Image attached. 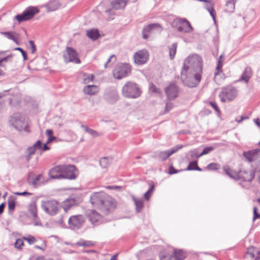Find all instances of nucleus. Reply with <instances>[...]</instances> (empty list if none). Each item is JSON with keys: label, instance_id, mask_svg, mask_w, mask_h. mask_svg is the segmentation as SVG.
Instances as JSON below:
<instances>
[{"label": "nucleus", "instance_id": "1", "mask_svg": "<svg viewBox=\"0 0 260 260\" xmlns=\"http://www.w3.org/2000/svg\"><path fill=\"white\" fill-rule=\"evenodd\" d=\"M203 61L198 54L189 55L184 60L181 79L183 84L189 87L197 86L201 81Z\"/></svg>", "mask_w": 260, "mask_h": 260}, {"label": "nucleus", "instance_id": "2", "mask_svg": "<svg viewBox=\"0 0 260 260\" xmlns=\"http://www.w3.org/2000/svg\"><path fill=\"white\" fill-rule=\"evenodd\" d=\"M92 205L103 212H111L116 208V202L110 196H90Z\"/></svg>", "mask_w": 260, "mask_h": 260}, {"label": "nucleus", "instance_id": "3", "mask_svg": "<svg viewBox=\"0 0 260 260\" xmlns=\"http://www.w3.org/2000/svg\"><path fill=\"white\" fill-rule=\"evenodd\" d=\"M8 123L10 126L13 127L18 131L24 130L26 132H29L28 123L26 118L20 113H14L10 116Z\"/></svg>", "mask_w": 260, "mask_h": 260}, {"label": "nucleus", "instance_id": "4", "mask_svg": "<svg viewBox=\"0 0 260 260\" xmlns=\"http://www.w3.org/2000/svg\"><path fill=\"white\" fill-rule=\"evenodd\" d=\"M121 93L125 98L136 99L140 96L141 91L136 83L128 81L123 86Z\"/></svg>", "mask_w": 260, "mask_h": 260}, {"label": "nucleus", "instance_id": "5", "mask_svg": "<svg viewBox=\"0 0 260 260\" xmlns=\"http://www.w3.org/2000/svg\"><path fill=\"white\" fill-rule=\"evenodd\" d=\"M255 176V170L253 169H242L238 172L233 173L229 170V177L235 180H240L242 182H250Z\"/></svg>", "mask_w": 260, "mask_h": 260}, {"label": "nucleus", "instance_id": "6", "mask_svg": "<svg viewBox=\"0 0 260 260\" xmlns=\"http://www.w3.org/2000/svg\"><path fill=\"white\" fill-rule=\"evenodd\" d=\"M41 207L46 213L51 216L57 214L61 209L58 203L54 200H43Z\"/></svg>", "mask_w": 260, "mask_h": 260}, {"label": "nucleus", "instance_id": "7", "mask_svg": "<svg viewBox=\"0 0 260 260\" xmlns=\"http://www.w3.org/2000/svg\"><path fill=\"white\" fill-rule=\"evenodd\" d=\"M171 25L180 32L189 33L193 30L189 22L185 19L176 18L172 22Z\"/></svg>", "mask_w": 260, "mask_h": 260}, {"label": "nucleus", "instance_id": "8", "mask_svg": "<svg viewBox=\"0 0 260 260\" xmlns=\"http://www.w3.org/2000/svg\"><path fill=\"white\" fill-rule=\"evenodd\" d=\"M131 72V67L127 63H120L117 64L113 71L114 77L121 79L127 76Z\"/></svg>", "mask_w": 260, "mask_h": 260}, {"label": "nucleus", "instance_id": "9", "mask_svg": "<svg viewBox=\"0 0 260 260\" xmlns=\"http://www.w3.org/2000/svg\"><path fill=\"white\" fill-rule=\"evenodd\" d=\"M85 220L84 216L81 214L71 216L68 219L69 228L73 230H79L83 225Z\"/></svg>", "mask_w": 260, "mask_h": 260}, {"label": "nucleus", "instance_id": "10", "mask_svg": "<svg viewBox=\"0 0 260 260\" xmlns=\"http://www.w3.org/2000/svg\"><path fill=\"white\" fill-rule=\"evenodd\" d=\"M39 11V9L36 7H29L21 14L17 15L15 18L19 22L28 20L31 19Z\"/></svg>", "mask_w": 260, "mask_h": 260}, {"label": "nucleus", "instance_id": "11", "mask_svg": "<svg viewBox=\"0 0 260 260\" xmlns=\"http://www.w3.org/2000/svg\"><path fill=\"white\" fill-rule=\"evenodd\" d=\"M63 178L74 180L76 178L78 172L75 166L73 165H62Z\"/></svg>", "mask_w": 260, "mask_h": 260}, {"label": "nucleus", "instance_id": "12", "mask_svg": "<svg viewBox=\"0 0 260 260\" xmlns=\"http://www.w3.org/2000/svg\"><path fill=\"white\" fill-rule=\"evenodd\" d=\"M243 155L249 162H254L256 165L260 162V150L258 149L244 151Z\"/></svg>", "mask_w": 260, "mask_h": 260}, {"label": "nucleus", "instance_id": "13", "mask_svg": "<svg viewBox=\"0 0 260 260\" xmlns=\"http://www.w3.org/2000/svg\"><path fill=\"white\" fill-rule=\"evenodd\" d=\"M63 58L66 62H73L75 63H79L80 60L78 57L76 51L71 47H67L63 53Z\"/></svg>", "mask_w": 260, "mask_h": 260}, {"label": "nucleus", "instance_id": "14", "mask_svg": "<svg viewBox=\"0 0 260 260\" xmlns=\"http://www.w3.org/2000/svg\"><path fill=\"white\" fill-rule=\"evenodd\" d=\"M149 58V53L146 49L140 50L134 55V61L136 64L142 65L147 62Z\"/></svg>", "mask_w": 260, "mask_h": 260}, {"label": "nucleus", "instance_id": "15", "mask_svg": "<svg viewBox=\"0 0 260 260\" xmlns=\"http://www.w3.org/2000/svg\"><path fill=\"white\" fill-rule=\"evenodd\" d=\"M86 214L91 223L94 225H98L103 221L102 215L96 211L90 209L86 212Z\"/></svg>", "mask_w": 260, "mask_h": 260}, {"label": "nucleus", "instance_id": "16", "mask_svg": "<svg viewBox=\"0 0 260 260\" xmlns=\"http://www.w3.org/2000/svg\"><path fill=\"white\" fill-rule=\"evenodd\" d=\"M82 201L81 196H70L63 202L62 208L67 212L71 207L79 205Z\"/></svg>", "mask_w": 260, "mask_h": 260}, {"label": "nucleus", "instance_id": "17", "mask_svg": "<svg viewBox=\"0 0 260 260\" xmlns=\"http://www.w3.org/2000/svg\"><path fill=\"white\" fill-rule=\"evenodd\" d=\"M165 92L169 100H172L178 96V88L175 83H171L165 88Z\"/></svg>", "mask_w": 260, "mask_h": 260}, {"label": "nucleus", "instance_id": "18", "mask_svg": "<svg viewBox=\"0 0 260 260\" xmlns=\"http://www.w3.org/2000/svg\"><path fill=\"white\" fill-rule=\"evenodd\" d=\"M183 147V146L182 145H178L170 150L160 151L158 154L159 158L161 160H165L171 155L176 153L179 149H181Z\"/></svg>", "mask_w": 260, "mask_h": 260}, {"label": "nucleus", "instance_id": "19", "mask_svg": "<svg viewBox=\"0 0 260 260\" xmlns=\"http://www.w3.org/2000/svg\"><path fill=\"white\" fill-rule=\"evenodd\" d=\"M155 30H157L159 32L162 30V27L158 23H152L144 27L143 30V38L145 39H147L148 38V33Z\"/></svg>", "mask_w": 260, "mask_h": 260}, {"label": "nucleus", "instance_id": "20", "mask_svg": "<svg viewBox=\"0 0 260 260\" xmlns=\"http://www.w3.org/2000/svg\"><path fill=\"white\" fill-rule=\"evenodd\" d=\"M62 170V165L55 166L50 170L49 175L52 179H63Z\"/></svg>", "mask_w": 260, "mask_h": 260}, {"label": "nucleus", "instance_id": "21", "mask_svg": "<svg viewBox=\"0 0 260 260\" xmlns=\"http://www.w3.org/2000/svg\"><path fill=\"white\" fill-rule=\"evenodd\" d=\"M104 98L108 103L114 104L118 100L119 96L116 90H112L105 93Z\"/></svg>", "mask_w": 260, "mask_h": 260}, {"label": "nucleus", "instance_id": "22", "mask_svg": "<svg viewBox=\"0 0 260 260\" xmlns=\"http://www.w3.org/2000/svg\"><path fill=\"white\" fill-rule=\"evenodd\" d=\"M247 258L259 260L260 259V251L253 247H251L247 249L245 255Z\"/></svg>", "mask_w": 260, "mask_h": 260}, {"label": "nucleus", "instance_id": "23", "mask_svg": "<svg viewBox=\"0 0 260 260\" xmlns=\"http://www.w3.org/2000/svg\"><path fill=\"white\" fill-rule=\"evenodd\" d=\"M44 181V178L42 174H39L35 177H32L29 175L28 178L29 183L31 184L34 186H37L43 184Z\"/></svg>", "mask_w": 260, "mask_h": 260}, {"label": "nucleus", "instance_id": "24", "mask_svg": "<svg viewBox=\"0 0 260 260\" xmlns=\"http://www.w3.org/2000/svg\"><path fill=\"white\" fill-rule=\"evenodd\" d=\"M99 91V87L94 85H86L83 89L84 93L89 95H94L98 93Z\"/></svg>", "mask_w": 260, "mask_h": 260}, {"label": "nucleus", "instance_id": "25", "mask_svg": "<svg viewBox=\"0 0 260 260\" xmlns=\"http://www.w3.org/2000/svg\"><path fill=\"white\" fill-rule=\"evenodd\" d=\"M205 3H206L205 5V9L209 12L213 20L215 21V13L213 8L215 5L214 1L213 0H207V2H205Z\"/></svg>", "mask_w": 260, "mask_h": 260}, {"label": "nucleus", "instance_id": "26", "mask_svg": "<svg viewBox=\"0 0 260 260\" xmlns=\"http://www.w3.org/2000/svg\"><path fill=\"white\" fill-rule=\"evenodd\" d=\"M255 17V14L254 10L253 9H250L245 12L243 19L245 20V22L249 23L254 19Z\"/></svg>", "mask_w": 260, "mask_h": 260}, {"label": "nucleus", "instance_id": "27", "mask_svg": "<svg viewBox=\"0 0 260 260\" xmlns=\"http://www.w3.org/2000/svg\"><path fill=\"white\" fill-rule=\"evenodd\" d=\"M42 148V141L38 140L32 146L28 147L26 150V153L34 154L36 150H40Z\"/></svg>", "mask_w": 260, "mask_h": 260}, {"label": "nucleus", "instance_id": "28", "mask_svg": "<svg viewBox=\"0 0 260 260\" xmlns=\"http://www.w3.org/2000/svg\"><path fill=\"white\" fill-rule=\"evenodd\" d=\"M238 94L237 87L233 85H229V101L234 100L237 96Z\"/></svg>", "mask_w": 260, "mask_h": 260}, {"label": "nucleus", "instance_id": "29", "mask_svg": "<svg viewBox=\"0 0 260 260\" xmlns=\"http://www.w3.org/2000/svg\"><path fill=\"white\" fill-rule=\"evenodd\" d=\"M87 36L92 40H95L100 37L98 30L95 28H92L86 31Z\"/></svg>", "mask_w": 260, "mask_h": 260}, {"label": "nucleus", "instance_id": "30", "mask_svg": "<svg viewBox=\"0 0 260 260\" xmlns=\"http://www.w3.org/2000/svg\"><path fill=\"white\" fill-rule=\"evenodd\" d=\"M252 76L251 69L249 67H246L239 80L244 81L245 83H247Z\"/></svg>", "mask_w": 260, "mask_h": 260}, {"label": "nucleus", "instance_id": "31", "mask_svg": "<svg viewBox=\"0 0 260 260\" xmlns=\"http://www.w3.org/2000/svg\"><path fill=\"white\" fill-rule=\"evenodd\" d=\"M133 200L136 207L137 212H140L143 208V200L142 199H139L135 196H133Z\"/></svg>", "mask_w": 260, "mask_h": 260}, {"label": "nucleus", "instance_id": "32", "mask_svg": "<svg viewBox=\"0 0 260 260\" xmlns=\"http://www.w3.org/2000/svg\"><path fill=\"white\" fill-rule=\"evenodd\" d=\"M126 2L125 0H117L111 3L112 7L116 10L123 9Z\"/></svg>", "mask_w": 260, "mask_h": 260}, {"label": "nucleus", "instance_id": "33", "mask_svg": "<svg viewBox=\"0 0 260 260\" xmlns=\"http://www.w3.org/2000/svg\"><path fill=\"white\" fill-rule=\"evenodd\" d=\"M46 7L48 11H53L59 8L60 4L56 1H50Z\"/></svg>", "mask_w": 260, "mask_h": 260}, {"label": "nucleus", "instance_id": "34", "mask_svg": "<svg viewBox=\"0 0 260 260\" xmlns=\"http://www.w3.org/2000/svg\"><path fill=\"white\" fill-rule=\"evenodd\" d=\"M222 56L220 55V58L218 60V64L217 65L216 68V71L214 73V80H216L218 76L221 77L222 75V71H221V69L222 68V61L221 60V58Z\"/></svg>", "mask_w": 260, "mask_h": 260}, {"label": "nucleus", "instance_id": "35", "mask_svg": "<svg viewBox=\"0 0 260 260\" xmlns=\"http://www.w3.org/2000/svg\"><path fill=\"white\" fill-rule=\"evenodd\" d=\"M28 210L34 218L37 217V208L35 202H32L28 205Z\"/></svg>", "mask_w": 260, "mask_h": 260}, {"label": "nucleus", "instance_id": "36", "mask_svg": "<svg viewBox=\"0 0 260 260\" xmlns=\"http://www.w3.org/2000/svg\"><path fill=\"white\" fill-rule=\"evenodd\" d=\"M77 245L82 247H91L95 244V243L91 241L80 240L76 244Z\"/></svg>", "mask_w": 260, "mask_h": 260}, {"label": "nucleus", "instance_id": "37", "mask_svg": "<svg viewBox=\"0 0 260 260\" xmlns=\"http://www.w3.org/2000/svg\"><path fill=\"white\" fill-rule=\"evenodd\" d=\"M120 188H121V187L119 186H107L105 187H103L104 189L102 190L93 192L92 193V195H97V194H99V193L107 194V193H106L105 191V189L119 190Z\"/></svg>", "mask_w": 260, "mask_h": 260}, {"label": "nucleus", "instance_id": "38", "mask_svg": "<svg viewBox=\"0 0 260 260\" xmlns=\"http://www.w3.org/2000/svg\"><path fill=\"white\" fill-rule=\"evenodd\" d=\"M174 254L175 260H183L185 257V253L182 250H174Z\"/></svg>", "mask_w": 260, "mask_h": 260}, {"label": "nucleus", "instance_id": "39", "mask_svg": "<svg viewBox=\"0 0 260 260\" xmlns=\"http://www.w3.org/2000/svg\"><path fill=\"white\" fill-rule=\"evenodd\" d=\"M186 170H197L201 171L202 169L198 166L197 160L191 161L189 163V165L186 169Z\"/></svg>", "mask_w": 260, "mask_h": 260}, {"label": "nucleus", "instance_id": "40", "mask_svg": "<svg viewBox=\"0 0 260 260\" xmlns=\"http://www.w3.org/2000/svg\"><path fill=\"white\" fill-rule=\"evenodd\" d=\"M177 43H173L169 48V55L171 59H173L176 53Z\"/></svg>", "mask_w": 260, "mask_h": 260}, {"label": "nucleus", "instance_id": "41", "mask_svg": "<svg viewBox=\"0 0 260 260\" xmlns=\"http://www.w3.org/2000/svg\"><path fill=\"white\" fill-rule=\"evenodd\" d=\"M81 127L85 132L88 133L92 137H97L99 136V134L96 131L89 128L87 126L82 125Z\"/></svg>", "mask_w": 260, "mask_h": 260}, {"label": "nucleus", "instance_id": "42", "mask_svg": "<svg viewBox=\"0 0 260 260\" xmlns=\"http://www.w3.org/2000/svg\"><path fill=\"white\" fill-rule=\"evenodd\" d=\"M16 199L14 198V196H10L8 200V209L9 211H13L16 205Z\"/></svg>", "mask_w": 260, "mask_h": 260}, {"label": "nucleus", "instance_id": "43", "mask_svg": "<svg viewBox=\"0 0 260 260\" xmlns=\"http://www.w3.org/2000/svg\"><path fill=\"white\" fill-rule=\"evenodd\" d=\"M111 162V158L106 157H103L100 160V164L103 168H107Z\"/></svg>", "mask_w": 260, "mask_h": 260}, {"label": "nucleus", "instance_id": "44", "mask_svg": "<svg viewBox=\"0 0 260 260\" xmlns=\"http://www.w3.org/2000/svg\"><path fill=\"white\" fill-rule=\"evenodd\" d=\"M45 134L48 137L47 144H49L52 141L55 140L56 138L53 136V131L52 129H48L45 132Z\"/></svg>", "mask_w": 260, "mask_h": 260}, {"label": "nucleus", "instance_id": "45", "mask_svg": "<svg viewBox=\"0 0 260 260\" xmlns=\"http://www.w3.org/2000/svg\"><path fill=\"white\" fill-rule=\"evenodd\" d=\"M116 60V56L114 55H111L104 64L105 68H107L112 66Z\"/></svg>", "mask_w": 260, "mask_h": 260}, {"label": "nucleus", "instance_id": "46", "mask_svg": "<svg viewBox=\"0 0 260 260\" xmlns=\"http://www.w3.org/2000/svg\"><path fill=\"white\" fill-rule=\"evenodd\" d=\"M93 75L92 74H83V81L84 84L89 83L90 82L92 81L93 79Z\"/></svg>", "mask_w": 260, "mask_h": 260}, {"label": "nucleus", "instance_id": "47", "mask_svg": "<svg viewBox=\"0 0 260 260\" xmlns=\"http://www.w3.org/2000/svg\"><path fill=\"white\" fill-rule=\"evenodd\" d=\"M220 101L225 103L228 100V89L224 88L219 95Z\"/></svg>", "mask_w": 260, "mask_h": 260}, {"label": "nucleus", "instance_id": "48", "mask_svg": "<svg viewBox=\"0 0 260 260\" xmlns=\"http://www.w3.org/2000/svg\"><path fill=\"white\" fill-rule=\"evenodd\" d=\"M206 169L209 171L216 170L219 169V165L216 163H211L207 166Z\"/></svg>", "mask_w": 260, "mask_h": 260}, {"label": "nucleus", "instance_id": "49", "mask_svg": "<svg viewBox=\"0 0 260 260\" xmlns=\"http://www.w3.org/2000/svg\"><path fill=\"white\" fill-rule=\"evenodd\" d=\"M237 0H229V12L233 13L235 10V5Z\"/></svg>", "mask_w": 260, "mask_h": 260}, {"label": "nucleus", "instance_id": "50", "mask_svg": "<svg viewBox=\"0 0 260 260\" xmlns=\"http://www.w3.org/2000/svg\"><path fill=\"white\" fill-rule=\"evenodd\" d=\"M2 35L5 36L6 37H7L8 39L10 40H14V32L12 31H7V32H1Z\"/></svg>", "mask_w": 260, "mask_h": 260}, {"label": "nucleus", "instance_id": "51", "mask_svg": "<svg viewBox=\"0 0 260 260\" xmlns=\"http://www.w3.org/2000/svg\"><path fill=\"white\" fill-rule=\"evenodd\" d=\"M154 188V183L153 182L150 183L149 189L144 193L143 195H150V194H151L153 192Z\"/></svg>", "mask_w": 260, "mask_h": 260}, {"label": "nucleus", "instance_id": "52", "mask_svg": "<svg viewBox=\"0 0 260 260\" xmlns=\"http://www.w3.org/2000/svg\"><path fill=\"white\" fill-rule=\"evenodd\" d=\"M23 239L26 241L29 244H32L33 243L36 242V238L30 235L27 236L26 237H24Z\"/></svg>", "mask_w": 260, "mask_h": 260}, {"label": "nucleus", "instance_id": "53", "mask_svg": "<svg viewBox=\"0 0 260 260\" xmlns=\"http://www.w3.org/2000/svg\"><path fill=\"white\" fill-rule=\"evenodd\" d=\"M190 157L192 159L193 158H198L202 156V155H200V154L198 153L197 149H194L190 151Z\"/></svg>", "mask_w": 260, "mask_h": 260}, {"label": "nucleus", "instance_id": "54", "mask_svg": "<svg viewBox=\"0 0 260 260\" xmlns=\"http://www.w3.org/2000/svg\"><path fill=\"white\" fill-rule=\"evenodd\" d=\"M14 245L17 249H20L22 246L23 245V240L21 239H17L15 242Z\"/></svg>", "mask_w": 260, "mask_h": 260}, {"label": "nucleus", "instance_id": "55", "mask_svg": "<svg viewBox=\"0 0 260 260\" xmlns=\"http://www.w3.org/2000/svg\"><path fill=\"white\" fill-rule=\"evenodd\" d=\"M214 148L213 147L210 146V147H205L201 153L200 154V155H206L207 154H208L209 152L213 150Z\"/></svg>", "mask_w": 260, "mask_h": 260}, {"label": "nucleus", "instance_id": "56", "mask_svg": "<svg viewBox=\"0 0 260 260\" xmlns=\"http://www.w3.org/2000/svg\"><path fill=\"white\" fill-rule=\"evenodd\" d=\"M209 105L215 110V111L217 113L218 115L220 114V110L217 105V104L213 101L209 102Z\"/></svg>", "mask_w": 260, "mask_h": 260}, {"label": "nucleus", "instance_id": "57", "mask_svg": "<svg viewBox=\"0 0 260 260\" xmlns=\"http://www.w3.org/2000/svg\"><path fill=\"white\" fill-rule=\"evenodd\" d=\"M149 90L154 93H159V89L156 87V86L152 83L149 84Z\"/></svg>", "mask_w": 260, "mask_h": 260}, {"label": "nucleus", "instance_id": "58", "mask_svg": "<svg viewBox=\"0 0 260 260\" xmlns=\"http://www.w3.org/2000/svg\"><path fill=\"white\" fill-rule=\"evenodd\" d=\"M14 50L21 52V54L23 56V58L24 60H26L27 59V54L26 52L21 48L16 47L14 49Z\"/></svg>", "mask_w": 260, "mask_h": 260}, {"label": "nucleus", "instance_id": "59", "mask_svg": "<svg viewBox=\"0 0 260 260\" xmlns=\"http://www.w3.org/2000/svg\"><path fill=\"white\" fill-rule=\"evenodd\" d=\"M257 209L256 207H254L253 208V220H255L257 218H260V214L257 213Z\"/></svg>", "mask_w": 260, "mask_h": 260}, {"label": "nucleus", "instance_id": "60", "mask_svg": "<svg viewBox=\"0 0 260 260\" xmlns=\"http://www.w3.org/2000/svg\"><path fill=\"white\" fill-rule=\"evenodd\" d=\"M160 260H175V258L173 255H165L161 256V257L160 258Z\"/></svg>", "mask_w": 260, "mask_h": 260}, {"label": "nucleus", "instance_id": "61", "mask_svg": "<svg viewBox=\"0 0 260 260\" xmlns=\"http://www.w3.org/2000/svg\"><path fill=\"white\" fill-rule=\"evenodd\" d=\"M46 247V242L45 241H43V243H42V244L41 246H38V245L35 246L36 248L41 249L43 251H44L45 250Z\"/></svg>", "mask_w": 260, "mask_h": 260}, {"label": "nucleus", "instance_id": "62", "mask_svg": "<svg viewBox=\"0 0 260 260\" xmlns=\"http://www.w3.org/2000/svg\"><path fill=\"white\" fill-rule=\"evenodd\" d=\"M173 107V105L171 102H167L166 104V109L165 111L166 112H169Z\"/></svg>", "mask_w": 260, "mask_h": 260}, {"label": "nucleus", "instance_id": "63", "mask_svg": "<svg viewBox=\"0 0 260 260\" xmlns=\"http://www.w3.org/2000/svg\"><path fill=\"white\" fill-rule=\"evenodd\" d=\"M29 43L30 45V48H31V53H34L35 51H36V46H35V45L34 43V42L31 40H30L29 41Z\"/></svg>", "mask_w": 260, "mask_h": 260}, {"label": "nucleus", "instance_id": "64", "mask_svg": "<svg viewBox=\"0 0 260 260\" xmlns=\"http://www.w3.org/2000/svg\"><path fill=\"white\" fill-rule=\"evenodd\" d=\"M178 172L179 171L176 170L173 167H171L169 168V173L170 174H174L178 173Z\"/></svg>", "mask_w": 260, "mask_h": 260}]
</instances>
